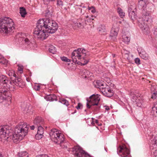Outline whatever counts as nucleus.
Wrapping results in <instances>:
<instances>
[{"mask_svg": "<svg viewBox=\"0 0 157 157\" xmlns=\"http://www.w3.org/2000/svg\"><path fill=\"white\" fill-rule=\"evenodd\" d=\"M29 126L24 122H21L17 125L13 133L10 127L6 126H0V140L3 143L12 140L14 143H17L22 140L28 133Z\"/></svg>", "mask_w": 157, "mask_h": 157, "instance_id": "f257e3e1", "label": "nucleus"}, {"mask_svg": "<svg viewBox=\"0 0 157 157\" xmlns=\"http://www.w3.org/2000/svg\"><path fill=\"white\" fill-rule=\"evenodd\" d=\"M57 24L55 21L49 19H39L34 31V34L38 38L43 40L47 37L48 33H53L57 30Z\"/></svg>", "mask_w": 157, "mask_h": 157, "instance_id": "f03ea898", "label": "nucleus"}, {"mask_svg": "<svg viewBox=\"0 0 157 157\" xmlns=\"http://www.w3.org/2000/svg\"><path fill=\"white\" fill-rule=\"evenodd\" d=\"M15 28L13 20L9 17L0 18V33L6 35L10 34Z\"/></svg>", "mask_w": 157, "mask_h": 157, "instance_id": "7ed1b4c3", "label": "nucleus"}, {"mask_svg": "<svg viewBox=\"0 0 157 157\" xmlns=\"http://www.w3.org/2000/svg\"><path fill=\"white\" fill-rule=\"evenodd\" d=\"M142 9V14L143 17L141 18H138V25L144 32H145L146 31V33H148L149 28L147 25V23H151L152 21V19L150 15V13L144 6Z\"/></svg>", "mask_w": 157, "mask_h": 157, "instance_id": "20e7f679", "label": "nucleus"}, {"mask_svg": "<svg viewBox=\"0 0 157 157\" xmlns=\"http://www.w3.org/2000/svg\"><path fill=\"white\" fill-rule=\"evenodd\" d=\"M72 58L74 62H76L77 59H81V62H78L77 63L81 65H86L89 62L87 56L89 55L86 52V50L83 48H78L75 50L72 53Z\"/></svg>", "mask_w": 157, "mask_h": 157, "instance_id": "39448f33", "label": "nucleus"}, {"mask_svg": "<svg viewBox=\"0 0 157 157\" xmlns=\"http://www.w3.org/2000/svg\"><path fill=\"white\" fill-rule=\"evenodd\" d=\"M49 136L51 140L55 144H61L65 141L63 135L55 128L51 130L49 132Z\"/></svg>", "mask_w": 157, "mask_h": 157, "instance_id": "423d86ee", "label": "nucleus"}, {"mask_svg": "<svg viewBox=\"0 0 157 157\" xmlns=\"http://www.w3.org/2000/svg\"><path fill=\"white\" fill-rule=\"evenodd\" d=\"M99 96L98 94H93L90 97L89 99L87 98L86 107L90 109L92 106L98 105L100 100Z\"/></svg>", "mask_w": 157, "mask_h": 157, "instance_id": "0eeeda50", "label": "nucleus"}, {"mask_svg": "<svg viewBox=\"0 0 157 157\" xmlns=\"http://www.w3.org/2000/svg\"><path fill=\"white\" fill-rule=\"evenodd\" d=\"M0 82L3 83V87H5L4 88H5L7 90L15 88L11 80L7 78L5 75H2L0 76Z\"/></svg>", "mask_w": 157, "mask_h": 157, "instance_id": "6e6552de", "label": "nucleus"}, {"mask_svg": "<svg viewBox=\"0 0 157 157\" xmlns=\"http://www.w3.org/2000/svg\"><path fill=\"white\" fill-rule=\"evenodd\" d=\"M73 152L74 155L77 157H91L88 153L82 150L79 146H76L74 147Z\"/></svg>", "mask_w": 157, "mask_h": 157, "instance_id": "1a4fd4ad", "label": "nucleus"}, {"mask_svg": "<svg viewBox=\"0 0 157 157\" xmlns=\"http://www.w3.org/2000/svg\"><path fill=\"white\" fill-rule=\"evenodd\" d=\"M117 152L122 157H126L130 154V151L125 145L123 144L119 146Z\"/></svg>", "mask_w": 157, "mask_h": 157, "instance_id": "9d476101", "label": "nucleus"}, {"mask_svg": "<svg viewBox=\"0 0 157 157\" xmlns=\"http://www.w3.org/2000/svg\"><path fill=\"white\" fill-rule=\"evenodd\" d=\"M150 149L153 157H157V136H155L151 141Z\"/></svg>", "mask_w": 157, "mask_h": 157, "instance_id": "9b49d317", "label": "nucleus"}, {"mask_svg": "<svg viewBox=\"0 0 157 157\" xmlns=\"http://www.w3.org/2000/svg\"><path fill=\"white\" fill-rule=\"evenodd\" d=\"M9 92L6 90L5 88H1L0 89V103L2 102L3 100L6 99L11 101L10 97L8 95Z\"/></svg>", "mask_w": 157, "mask_h": 157, "instance_id": "f8f14e48", "label": "nucleus"}, {"mask_svg": "<svg viewBox=\"0 0 157 157\" xmlns=\"http://www.w3.org/2000/svg\"><path fill=\"white\" fill-rule=\"evenodd\" d=\"M19 37H20V36ZM21 37L22 38V40L24 41L25 44L30 48H31L33 46V44H35V43H32L30 41V36L28 35L27 36H25V33H22L21 34Z\"/></svg>", "mask_w": 157, "mask_h": 157, "instance_id": "ddd939ff", "label": "nucleus"}, {"mask_svg": "<svg viewBox=\"0 0 157 157\" xmlns=\"http://www.w3.org/2000/svg\"><path fill=\"white\" fill-rule=\"evenodd\" d=\"M12 82L13 83V85L14 86V89H9L10 90H13V89H15V87L14 85L17 86H18L21 88L23 87L24 85V83L23 82L22 79L20 78L16 77V78L14 80H11Z\"/></svg>", "mask_w": 157, "mask_h": 157, "instance_id": "4468645a", "label": "nucleus"}, {"mask_svg": "<svg viewBox=\"0 0 157 157\" xmlns=\"http://www.w3.org/2000/svg\"><path fill=\"white\" fill-rule=\"evenodd\" d=\"M21 107L24 113H30L31 112L30 109L32 107L29 103L27 102L23 103L21 105Z\"/></svg>", "mask_w": 157, "mask_h": 157, "instance_id": "2eb2a0df", "label": "nucleus"}, {"mask_svg": "<svg viewBox=\"0 0 157 157\" xmlns=\"http://www.w3.org/2000/svg\"><path fill=\"white\" fill-rule=\"evenodd\" d=\"M106 88L104 89L102 88V93L105 96L111 97L113 95V91L110 89L109 86L106 85Z\"/></svg>", "mask_w": 157, "mask_h": 157, "instance_id": "dca6fc26", "label": "nucleus"}, {"mask_svg": "<svg viewBox=\"0 0 157 157\" xmlns=\"http://www.w3.org/2000/svg\"><path fill=\"white\" fill-rule=\"evenodd\" d=\"M136 8L133 9L131 7H129L128 8V15L131 19L132 21L136 19L137 17L136 14Z\"/></svg>", "mask_w": 157, "mask_h": 157, "instance_id": "f3484780", "label": "nucleus"}, {"mask_svg": "<svg viewBox=\"0 0 157 157\" xmlns=\"http://www.w3.org/2000/svg\"><path fill=\"white\" fill-rule=\"evenodd\" d=\"M119 29L118 26L113 25L111 31L110 36L114 38L113 40L115 41L118 34V32Z\"/></svg>", "mask_w": 157, "mask_h": 157, "instance_id": "a211bd4d", "label": "nucleus"}, {"mask_svg": "<svg viewBox=\"0 0 157 157\" xmlns=\"http://www.w3.org/2000/svg\"><path fill=\"white\" fill-rule=\"evenodd\" d=\"M44 128L42 126L40 125L37 127V134L35 135L36 139H40L42 137L44 134Z\"/></svg>", "mask_w": 157, "mask_h": 157, "instance_id": "6ab92c4d", "label": "nucleus"}, {"mask_svg": "<svg viewBox=\"0 0 157 157\" xmlns=\"http://www.w3.org/2000/svg\"><path fill=\"white\" fill-rule=\"evenodd\" d=\"M34 124L38 127L40 125L42 126L44 123V120L40 117H36L33 121Z\"/></svg>", "mask_w": 157, "mask_h": 157, "instance_id": "aec40b11", "label": "nucleus"}, {"mask_svg": "<svg viewBox=\"0 0 157 157\" xmlns=\"http://www.w3.org/2000/svg\"><path fill=\"white\" fill-rule=\"evenodd\" d=\"M139 53L140 56L143 59L147 60L148 59V55L145 51L141 50V52H139Z\"/></svg>", "mask_w": 157, "mask_h": 157, "instance_id": "412c9836", "label": "nucleus"}, {"mask_svg": "<svg viewBox=\"0 0 157 157\" xmlns=\"http://www.w3.org/2000/svg\"><path fill=\"white\" fill-rule=\"evenodd\" d=\"M56 96L54 94L48 95L44 97L45 99L48 101L56 100Z\"/></svg>", "mask_w": 157, "mask_h": 157, "instance_id": "4be33fe9", "label": "nucleus"}, {"mask_svg": "<svg viewBox=\"0 0 157 157\" xmlns=\"http://www.w3.org/2000/svg\"><path fill=\"white\" fill-rule=\"evenodd\" d=\"M86 24V21L83 19H80L77 23V26L79 28H82Z\"/></svg>", "mask_w": 157, "mask_h": 157, "instance_id": "5701e85b", "label": "nucleus"}, {"mask_svg": "<svg viewBox=\"0 0 157 157\" xmlns=\"http://www.w3.org/2000/svg\"><path fill=\"white\" fill-rule=\"evenodd\" d=\"M151 113L154 116H157V103L154 107H152Z\"/></svg>", "mask_w": 157, "mask_h": 157, "instance_id": "b1692460", "label": "nucleus"}, {"mask_svg": "<svg viewBox=\"0 0 157 157\" xmlns=\"http://www.w3.org/2000/svg\"><path fill=\"white\" fill-rule=\"evenodd\" d=\"M8 63V60L6 59L2 55H0V63L6 65Z\"/></svg>", "mask_w": 157, "mask_h": 157, "instance_id": "393cba45", "label": "nucleus"}, {"mask_svg": "<svg viewBox=\"0 0 157 157\" xmlns=\"http://www.w3.org/2000/svg\"><path fill=\"white\" fill-rule=\"evenodd\" d=\"M20 13L22 17H24L27 14L25 8L24 7H21L20 8Z\"/></svg>", "mask_w": 157, "mask_h": 157, "instance_id": "a878e982", "label": "nucleus"}, {"mask_svg": "<svg viewBox=\"0 0 157 157\" xmlns=\"http://www.w3.org/2000/svg\"><path fill=\"white\" fill-rule=\"evenodd\" d=\"M7 74L10 77L13 76L15 78H16L17 75L15 73L14 71L13 70H10L7 72Z\"/></svg>", "mask_w": 157, "mask_h": 157, "instance_id": "bb28decb", "label": "nucleus"}, {"mask_svg": "<svg viewBox=\"0 0 157 157\" xmlns=\"http://www.w3.org/2000/svg\"><path fill=\"white\" fill-rule=\"evenodd\" d=\"M48 50L50 52L53 54H55L56 52V48L54 46L52 45L50 46Z\"/></svg>", "mask_w": 157, "mask_h": 157, "instance_id": "cd10ccee", "label": "nucleus"}, {"mask_svg": "<svg viewBox=\"0 0 157 157\" xmlns=\"http://www.w3.org/2000/svg\"><path fill=\"white\" fill-rule=\"evenodd\" d=\"M137 106L139 107H142L143 101L140 98H139L137 99V101L135 102Z\"/></svg>", "mask_w": 157, "mask_h": 157, "instance_id": "c85d7f7f", "label": "nucleus"}, {"mask_svg": "<svg viewBox=\"0 0 157 157\" xmlns=\"http://www.w3.org/2000/svg\"><path fill=\"white\" fill-rule=\"evenodd\" d=\"M18 155V157H28V156L27 153L25 151L19 152Z\"/></svg>", "mask_w": 157, "mask_h": 157, "instance_id": "c756f323", "label": "nucleus"}, {"mask_svg": "<svg viewBox=\"0 0 157 157\" xmlns=\"http://www.w3.org/2000/svg\"><path fill=\"white\" fill-rule=\"evenodd\" d=\"M123 41L125 43L128 44L130 41V37L126 35H124L122 36Z\"/></svg>", "mask_w": 157, "mask_h": 157, "instance_id": "7c9ffc66", "label": "nucleus"}, {"mask_svg": "<svg viewBox=\"0 0 157 157\" xmlns=\"http://www.w3.org/2000/svg\"><path fill=\"white\" fill-rule=\"evenodd\" d=\"M117 11L121 17L123 18L124 17L125 13L122 11V10L120 8H118Z\"/></svg>", "mask_w": 157, "mask_h": 157, "instance_id": "2f4dec72", "label": "nucleus"}, {"mask_svg": "<svg viewBox=\"0 0 157 157\" xmlns=\"http://www.w3.org/2000/svg\"><path fill=\"white\" fill-rule=\"evenodd\" d=\"M62 104L67 106L69 105L68 102L65 99H60L59 101Z\"/></svg>", "mask_w": 157, "mask_h": 157, "instance_id": "473e14b6", "label": "nucleus"}, {"mask_svg": "<svg viewBox=\"0 0 157 157\" xmlns=\"http://www.w3.org/2000/svg\"><path fill=\"white\" fill-rule=\"evenodd\" d=\"M82 73H83V75H85L84 77L85 78H87V76H89L90 75V72L86 70H84L83 71Z\"/></svg>", "mask_w": 157, "mask_h": 157, "instance_id": "72a5a7b5", "label": "nucleus"}, {"mask_svg": "<svg viewBox=\"0 0 157 157\" xmlns=\"http://www.w3.org/2000/svg\"><path fill=\"white\" fill-rule=\"evenodd\" d=\"M140 97H138L136 95V94H133V95H132V101L134 102H135L138 98H139Z\"/></svg>", "mask_w": 157, "mask_h": 157, "instance_id": "f704fd0d", "label": "nucleus"}, {"mask_svg": "<svg viewBox=\"0 0 157 157\" xmlns=\"http://www.w3.org/2000/svg\"><path fill=\"white\" fill-rule=\"evenodd\" d=\"M60 58L61 59V60L63 61L66 62H70V60L68 59L67 57H65V56H63V57H61Z\"/></svg>", "mask_w": 157, "mask_h": 157, "instance_id": "c9c22d12", "label": "nucleus"}, {"mask_svg": "<svg viewBox=\"0 0 157 157\" xmlns=\"http://www.w3.org/2000/svg\"><path fill=\"white\" fill-rule=\"evenodd\" d=\"M105 85H106V84L105 83H104V85H102V84H101V86H98V87H97V88H99L100 89V90L101 92H102V88H106V86H105Z\"/></svg>", "mask_w": 157, "mask_h": 157, "instance_id": "e433bc0d", "label": "nucleus"}, {"mask_svg": "<svg viewBox=\"0 0 157 157\" xmlns=\"http://www.w3.org/2000/svg\"><path fill=\"white\" fill-rule=\"evenodd\" d=\"M34 88L35 90L37 91L39 90L40 89V85L37 84L36 85H35V86L34 87Z\"/></svg>", "mask_w": 157, "mask_h": 157, "instance_id": "4c0bfd02", "label": "nucleus"}, {"mask_svg": "<svg viewBox=\"0 0 157 157\" xmlns=\"http://www.w3.org/2000/svg\"><path fill=\"white\" fill-rule=\"evenodd\" d=\"M153 30L154 35H155V36H157V26L154 27Z\"/></svg>", "mask_w": 157, "mask_h": 157, "instance_id": "58836bf2", "label": "nucleus"}, {"mask_svg": "<svg viewBox=\"0 0 157 157\" xmlns=\"http://www.w3.org/2000/svg\"><path fill=\"white\" fill-rule=\"evenodd\" d=\"M135 63L138 65L140 64V60L139 58H137L135 59Z\"/></svg>", "mask_w": 157, "mask_h": 157, "instance_id": "ea45409f", "label": "nucleus"}, {"mask_svg": "<svg viewBox=\"0 0 157 157\" xmlns=\"http://www.w3.org/2000/svg\"><path fill=\"white\" fill-rule=\"evenodd\" d=\"M154 88H153V87L152 86L151 88V93L155 94V95H156V94H157V91H154Z\"/></svg>", "mask_w": 157, "mask_h": 157, "instance_id": "a19ab883", "label": "nucleus"}, {"mask_svg": "<svg viewBox=\"0 0 157 157\" xmlns=\"http://www.w3.org/2000/svg\"><path fill=\"white\" fill-rule=\"evenodd\" d=\"M148 1V0H140V1H139V3L140 4V3L141 4H142V2H143V4H146V3H147Z\"/></svg>", "mask_w": 157, "mask_h": 157, "instance_id": "79ce46f5", "label": "nucleus"}, {"mask_svg": "<svg viewBox=\"0 0 157 157\" xmlns=\"http://www.w3.org/2000/svg\"><path fill=\"white\" fill-rule=\"evenodd\" d=\"M36 157H50L47 155L43 154L36 156Z\"/></svg>", "mask_w": 157, "mask_h": 157, "instance_id": "37998d69", "label": "nucleus"}, {"mask_svg": "<svg viewBox=\"0 0 157 157\" xmlns=\"http://www.w3.org/2000/svg\"><path fill=\"white\" fill-rule=\"evenodd\" d=\"M23 68L22 67L19 66L18 68V70L20 72V73H21L23 72Z\"/></svg>", "mask_w": 157, "mask_h": 157, "instance_id": "c03bdc74", "label": "nucleus"}, {"mask_svg": "<svg viewBox=\"0 0 157 157\" xmlns=\"http://www.w3.org/2000/svg\"><path fill=\"white\" fill-rule=\"evenodd\" d=\"M57 5L60 6L63 5V2L60 0H58L57 1Z\"/></svg>", "mask_w": 157, "mask_h": 157, "instance_id": "a18cd8bd", "label": "nucleus"}, {"mask_svg": "<svg viewBox=\"0 0 157 157\" xmlns=\"http://www.w3.org/2000/svg\"><path fill=\"white\" fill-rule=\"evenodd\" d=\"M64 143H65V142H64L62 144H59L60 145V146L62 148H67V146L66 145H63V144H64Z\"/></svg>", "mask_w": 157, "mask_h": 157, "instance_id": "49530a36", "label": "nucleus"}, {"mask_svg": "<svg viewBox=\"0 0 157 157\" xmlns=\"http://www.w3.org/2000/svg\"><path fill=\"white\" fill-rule=\"evenodd\" d=\"M152 95L151 97V98L153 99H155L157 97V94H156V95H155V94H152Z\"/></svg>", "mask_w": 157, "mask_h": 157, "instance_id": "de8ad7c7", "label": "nucleus"}, {"mask_svg": "<svg viewBox=\"0 0 157 157\" xmlns=\"http://www.w3.org/2000/svg\"><path fill=\"white\" fill-rule=\"evenodd\" d=\"M82 106V105L80 103H78V105L76 107L77 109H80L81 107Z\"/></svg>", "mask_w": 157, "mask_h": 157, "instance_id": "09e8293b", "label": "nucleus"}, {"mask_svg": "<svg viewBox=\"0 0 157 157\" xmlns=\"http://www.w3.org/2000/svg\"><path fill=\"white\" fill-rule=\"evenodd\" d=\"M97 84L98 86H98H101V85H104V83H101L99 81H98L97 82Z\"/></svg>", "mask_w": 157, "mask_h": 157, "instance_id": "8fccbe9b", "label": "nucleus"}, {"mask_svg": "<svg viewBox=\"0 0 157 157\" xmlns=\"http://www.w3.org/2000/svg\"><path fill=\"white\" fill-rule=\"evenodd\" d=\"M90 10H91V12L92 13H94L96 12V10L94 8V6H92V9Z\"/></svg>", "mask_w": 157, "mask_h": 157, "instance_id": "3c124183", "label": "nucleus"}, {"mask_svg": "<svg viewBox=\"0 0 157 157\" xmlns=\"http://www.w3.org/2000/svg\"><path fill=\"white\" fill-rule=\"evenodd\" d=\"M44 2H49L50 1L51 2H53L55 1V0H43Z\"/></svg>", "mask_w": 157, "mask_h": 157, "instance_id": "603ef678", "label": "nucleus"}, {"mask_svg": "<svg viewBox=\"0 0 157 157\" xmlns=\"http://www.w3.org/2000/svg\"><path fill=\"white\" fill-rule=\"evenodd\" d=\"M35 128V126L34 125H32V126H30V129L31 130H34Z\"/></svg>", "mask_w": 157, "mask_h": 157, "instance_id": "864d4df0", "label": "nucleus"}, {"mask_svg": "<svg viewBox=\"0 0 157 157\" xmlns=\"http://www.w3.org/2000/svg\"><path fill=\"white\" fill-rule=\"evenodd\" d=\"M105 109L106 110H108L109 109V108L108 106H106Z\"/></svg>", "mask_w": 157, "mask_h": 157, "instance_id": "5fc2aeb1", "label": "nucleus"}, {"mask_svg": "<svg viewBox=\"0 0 157 157\" xmlns=\"http://www.w3.org/2000/svg\"><path fill=\"white\" fill-rule=\"evenodd\" d=\"M89 18L91 20H93L94 19V17L93 16H91L90 17H89Z\"/></svg>", "mask_w": 157, "mask_h": 157, "instance_id": "6e6d98bb", "label": "nucleus"}, {"mask_svg": "<svg viewBox=\"0 0 157 157\" xmlns=\"http://www.w3.org/2000/svg\"><path fill=\"white\" fill-rule=\"evenodd\" d=\"M95 123L98 124L99 125H100V126H101V124L100 125H99L98 124V120H95Z\"/></svg>", "mask_w": 157, "mask_h": 157, "instance_id": "4d7b16f0", "label": "nucleus"}, {"mask_svg": "<svg viewBox=\"0 0 157 157\" xmlns=\"http://www.w3.org/2000/svg\"><path fill=\"white\" fill-rule=\"evenodd\" d=\"M92 6L91 7H88V9L89 10H91L92 9Z\"/></svg>", "mask_w": 157, "mask_h": 157, "instance_id": "13d9d810", "label": "nucleus"}, {"mask_svg": "<svg viewBox=\"0 0 157 157\" xmlns=\"http://www.w3.org/2000/svg\"><path fill=\"white\" fill-rule=\"evenodd\" d=\"M78 10L80 12V13H81L82 12V9H79Z\"/></svg>", "mask_w": 157, "mask_h": 157, "instance_id": "bf43d9fd", "label": "nucleus"}, {"mask_svg": "<svg viewBox=\"0 0 157 157\" xmlns=\"http://www.w3.org/2000/svg\"><path fill=\"white\" fill-rule=\"evenodd\" d=\"M0 157H3L2 154H0Z\"/></svg>", "mask_w": 157, "mask_h": 157, "instance_id": "052dcab7", "label": "nucleus"}, {"mask_svg": "<svg viewBox=\"0 0 157 157\" xmlns=\"http://www.w3.org/2000/svg\"><path fill=\"white\" fill-rule=\"evenodd\" d=\"M80 6L82 7L83 8L86 7L84 6H82V5H80Z\"/></svg>", "mask_w": 157, "mask_h": 157, "instance_id": "680f3d73", "label": "nucleus"}, {"mask_svg": "<svg viewBox=\"0 0 157 157\" xmlns=\"http://www.w3.org/2000/svg\"><path fill=\"white\" fill-rule=\"evenodd\" d=\"M105 150L106 151V152L107 151V148H105V147L104 148Z\"/></svg>", "mask_w": 157, "mask_h": 157, "instance_id": "e2e57ef3", "label": "nucleus"}, {"mask_svg": "<svg viewBox=\"0 0 157 157\" xmlns=\"http://www.w3.org/2000/svg\"><path fill=\"white\" fill-rule=\"evenodd\" d=\"M112 56L113 57H115V55L112 54Z\"/></svg>", "mask_w": 157, "mask_h": 157, "instance_id": "0e129e2a", "label": "nucleus"}, {"mask_svg": "<svg viewBox=\"0 0 157 157\" xmlns=\"http://www.w3.org/2000/svg\"><path fill=\"white\" fill-rule=\"evenodd\" d=\"M86 18L89 17V16H86Z\"/></svg>", "mask_w": 157, "mask_h": 157, "instance_id": "69168bd1", "label": "nucleus"}, {"mask_svg": "<svg viewBox=\"0 0 157 157\" xmlns=\"http://www.w3.org/2000/svg\"><path fill=\"white\" fill-rule=\"evenodd\" d=\"M99 31H101V30L100 29H99Z\"/></svg>", "mask_w": 157, "mask_h": 157, "instance_id": "338daca9", "label": "nucleus"}, {"mask_svg": "<svg viewBox=\"0 0 157 157\" xmlns=\"http://www.w3.org/2000/svg\"><path fill=\"white\" fill-rule=\"evenodd\" d=\"M155 36L156 37V38H157V36Z\"/></svg>", "mask_w": 157, "mask_h": 157, "instance_id": "774afa93", "label": "nucleus"}]
</instances>
